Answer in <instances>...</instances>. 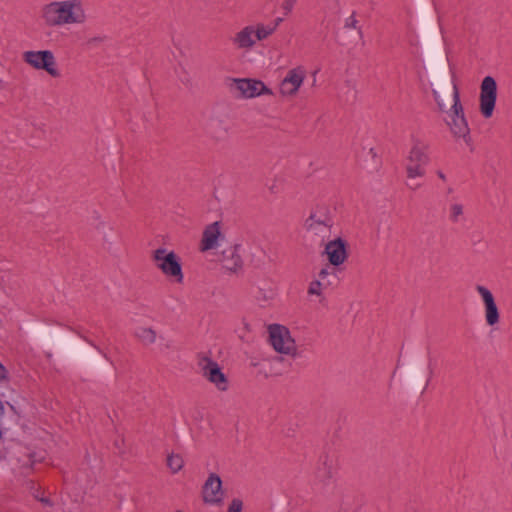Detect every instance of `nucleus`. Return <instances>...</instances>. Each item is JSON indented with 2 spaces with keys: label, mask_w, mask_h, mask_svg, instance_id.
<instances>
[{
  "label": "nucleus",
  "mask_w": 512,
  "mask_h": 512,
  "mask_svg": "<svg viewBox=\"0 0 512 512\" xmlns=\"http://www.w3.org/2000/svg\"><path fill=\"white\" fill-rule=\"evenodd\" d=\"M40 17L48 27L81 26L88 12L84 0H54L43 5Z\"/></svg>",
  "instance_id": "obj_1"
},
{
  "label": "nucleus",
  "mask_w": 512,
  "mask_h": 512,
  "mask_svg": "<svg viewBox=\"0 0 512 512\" xmlns=\"http://www.w3.org/2000/svg\"><path fill=\"white\" fill-rule=\"evenodd\" d=\"M429 160L428 145L420 139H413L411 148L405 159L407 179L412 181L416 178L424 177Z\"/></svg>",
  "instance_id": "obj_2"
},
{
  "label": "nucleus",
  "mask_w": 512,
  "mask_h": 512,
  "mask_svg": "<svg viewBox=\"0 0 512 512\" xmlns=\"http://www.w3.org/2000/svg\"><path fill=\"white\" fill-rule=\"evenodd\" d=\"M152 259L156 267L172 282L181 284L184 273L179 256L172 250L160 247L153 251Z\"/></svg>",
  "instance_id": "obj_3"
},
{
  "label": "nucleus",
  "mask_w": 512,
  "mask_h": 512,
  "mask_svg": "<svg viewBox=\"0 0 512 512\" xmlns=\"http://www.w3.org/2000/svg\"><path fill=\"white\" fill-rule=\"evenodd\" d=\"M267 331L269 342L276 352L293 357L297 355L296 341L286 326L270 324Z\"/></svg>",
  "instance_id": "obj_4"
},
{
  "label": "nucleus",
  "mask_w": 512,
  "mask_h": 512,
  "mask_svg": "<svg viewBox=\"0 0 512 512\" xmlns=\"http://www.w3.org/2000/svg\"><path fill=\"white\" fill-rule=\"evenodd\" d=\"M452 98L453 105L448 112L447 124L455 137L467 138L468 143L470 140V129L465 119L462 105L460 104L458 89L455 85L453 86Z\"/></svg>",
  "instance_id": "obj_5"
},
{
  "label": "nucleus",
  "mask_w": 512,
  "mask_h": 512,
  "mask_svg": "<svg viewBox=\"0 0 512 512\" xmlns=\"http://www.w3.org/2000/svg\"><path fill=\"white\" fill-rule=\"evenodd\" d=\"M306 76L307 70L303 65L290 68L279 83L278 92L280 97L284 99L294 98L304 84Z\"/></svg>",
  "instance_id": "obj_6"
},
{
  "label": "nucleus",
  "mask_w": 512,
  "mask_h": 512,
  "mask_svg": "<svg viewBox=\"0 0 512 512\" xmlns=\"http://www.w3.org/2000/svg\"><path fill=\"white\" fill-rule=\"evenodd\" d=\"M475 291L482 303L485 324L491 328L496 327L500 323L501 314L492 291L481 284L475 285Z\"/></svg>",
  "instance_id": "obj_7"
},
{
  "label": "nucleus",
  "mask_w": 512,
  "mask_h": 512,
  "mask_svg": "<svg viewBox=\"0 0 512 512\" xmlns=\"http://www.w3.org/2000/svg\"><path fill=\"white\" fill-rule=\"evenodd\" d=\"M23 59L33 68L45 70L52 77H58L60 75L56 68L55 57L49 50L26 51L23 54Z\"/></svg>",
  "instance_id": "obj_8"
},
{
  "label": "nucleus",
  "mask_w": 512,
  "mask_h": 512,
  "mask_svg": "<svg viewBox=\"0 0 512 512\" xmlns=\"http://www.w3.org/2000/svg\"><path fill=\"white\" fill-rule=\"evenodd\" d=\"M202 500L210 506H220L225 499V490L220 476L216 473H210L205 480L202 491Z\"/></svg>",
  "instance_id": "obj_9"
},
{
  "label": "nucleus",
  "mask_w": 512,
  "mask_h": 512,
  "mask_svg": "<svg viewBox=\"0 0 512 512\" xmlns=\"http://www.w3.org/2000/svg\"><path fill=\"white\" fill-rule=\"evenodd\" d=\"M331 226L332 219L326 206L315 208L305 222L308 231L322 238L328 236Z\"/></svg>",
  "instance_id": "obj_10"
},
{
  "label": "nucleus",
  "mask_w": 512,
  "mask_h": 512,
  "mask_svg": "<svg viewBox=\"0 0 512 512\" xmlns=\"http://www.w3.org/2000/svg\"><path fill=\"white\" fill-rule=\"evenodd\" d=\"M336 281V271L334 268L326 266L322 268L315 278L309 283L307 293L310 297H317L321 302L324 291L331 288Z\"/></svg>",
  "instance_id": "obj_11"
},
{
  "label": "nucleus",
  "mask_w": 512,
  "mask_h": 512,
  "mask_svg": "<svg viewBox=\"0 0 512 512\" xmlns=\"http://www.w3.org/2000/svg\"><path fill=\"white\" fill-rule=\"evenodd\" d=\"M497 98V84L493 77L486 76L480 86V112L485 118L493 114Z\"/></svg>",
  "instance_id": "obj_12"
},
{
  "label": "nucleus",
  "mask_w": 512,
  "mask_h": 512,
  "mask_svg": "<svg viewBox=\"0 0 512 512\" xmlns=\"http://www.w3.org/2000/svg\"><path fill=\"white\" fill-rule=\"evenodd\" d=\"M234 88L239 94L247 99L256 98L262 95L272 96L274 93L272 89L267 87L264 82L257 79L240 78L234 79Z\"/></svg>",
  "instance_id": "obj_13"
},
{
  "label": "nucleus",
  "mask_w": 512,
  "mask_h": 512,
  "mask_svg": "<svg viewBox=\"0 0 512 512\" xmlns=\"http://www.w3.org/2000/svg\"><path fill=\"white\" fill-rule=\"evenodd\" d=\"M200 367L204 377L212 383L217 390L226 391L229 388L228 378L216 362L204 358L200 361Z\"/></svg>",
  "instance_id": "obj_14"
},
{
  "label": "nucleus",
  "mask_w": 512,
  "mask_h": 512,
  "mask_svg": "<svg viewBox=\"0 0 512 512\" xmlns=\"http://www.w3.org/2000/svg\"><path fill=\"white\" fill-rule=\"evenodd\" d=\"M224 239L222 225L220 222H213L207 225L202 233L199 249L201 252L216 249Z\"/></svg>",
  "instance_id": "obj_15"
},
{
  "label": "nucleus",
  "mask_w": 512,
  "mask_h": 512,
  "mask_svg": "<svg viewBox=\"0 0 512 512\" xmlns=\"http://www.w3.org/2000/svg\"><path fill=\"white\" fill-rule=\"evenodd\" d=\"M222 268L229 273H237L242 269L243 260L241 256V246L231 245L225 248L220 257Z\"/></svg>",
  "instance_id": "obj_16"
},
{
  "label": "nucleus",
  "mask_w": 512,
  "mask_h": 512,
  "mask_svg": "<svg viewBox=\"0 0 512 512\" xmlns=\"http://www.w3.org/2000/svg\"><path fill=\"white\" fill-rule=\"evenodd\" d=\"M231 41L232 44L239 50H251L257 43L253 24L242 27L234 34Z\"/></svg>",
  "instance_id": "obj_17"
},
{
  "label": "nucleus",
  "mask_w": 512,
  "mask_h": 512,
  "mask_svg": "<svg viewBox=\"0 0 512 512\" xmlns=\"http://www.w3.org/2000/svg\"><path fill=\"white\" fill-rule=\"evenodd\" d=\"M325 254L333 266L342 264L347 258L345 243L341 239L328 242L325 247Z\"/></svg>",
  "instance_id": "obj_18"
},
{
  "label": "nucleus",
  "mask_w": 512,
  "mask_h": 512,
  "mask_svg": "<svg viewBox=\"0 0 512 512\" xmlns=\"http://www.w3.org/2000/svg\"><path fill=\"white\" fill-rule=\"evenodd\" d=\"M448 218L452 223H459L464 220V204L453 198L448 206Z\"/></svg>",
  "instance_id": "obj_19"
},
{
  "label": "nucleus",
  "mask_w": 512,
  "mask_h": 512,
  "mask_svg": "<svg viewBox=\"0 0 512 512\" xmlns=\"http://www.w3.org/2000/svg\"><path fill=\"white\" fill-rule=\"evenodd\" d=\"M253 28L255 31V35L257 38V41H262L268 38L270 35H272L276 30V25H270V24H253Z\"/></svg>",
  "instance_id": "obj_20"
},
{
  "label": "nucleus",
  "mask_w": 512,
  "mask_h": 512,
  "mask_svg": "<svg viewBox=\"0 0 512 512\" xmlns=\"http://www.w3.org/2000/svg\"><path fill=\"white\" fill-rule=\"evenodd\" d=\"M135 335L145 345L153 344L156 341V332L148 327H139Z\"/></svg>",
  "instance_id": "obj_21"
},
{
  "label": "nucleus",
  "mask_w": 512,
  "mask_h": 512,
  "mask_svg": "<svg viewBox=\"0 0 512 512\" xmlns=\"http://www.w3.org/2000/svg\"><path fill=\"white\" fill-rule=\"evenodd\" d=\"M183 464H184V461L180 455L173 454V453L168 455L167 465L173 473L180 471L183 467Z\"/></svg>",
  "instance_id": "obj_22"
},
{
  "label": "nucleus",
  "mask_w": 512,
  "mask_h": 512,
  "mask_svg": "<svg viewBox=\"0 0 512 512\" xmlns=\"http://www.w3.org/2000/svg\"><path fill=\"white\" fill-rule=\"evenodd\" d=\"M244 503L240 498H233L227 508V512H244Z\"/></svg>",
  "instance_id": "obj_23"
},
{
  "label": "nucleus",
  "mask_w": 512,
  "mask_h": 512,
  "mask_svg": "<svg viewBox=\"0 0 512 512\" xmlns=\"http://www.w3.org/2000/svg\"><path fill=\"white\" fill-rule=\"evenodd\" d=\"M433 98H434L435 102L437 103L439 109L441 111H444L446 105H445V103H444L443 99L441 98V96H440L438 91L433 90Z\"/></svg>",
  "instance_id": "obj_24"
},
{
  "label": "nucleus",
  "mask_w": 512,
  "mask_h": 512,
  "mask_svg": "<svg viewBox=\"0 0 512 512\" xmlns=\"http://www.w3.org/2000/svg\"><path fill=\"white\" fill-rule=\"evenodd\" d=\"M8 381V371L5 366L0 362V384H4Z\"/></svg>",
  "instance_id": "obj_25"
},
{
  "label": "nucleus",
  "mask_w": 512,
  "mask_h": 512,
  "mask_svg": "<svg viewBox=\"0 0 512 512\" xmlns=\"http://www.w3.org/2000/svg\"><path fill=\"white\" fill-rule=\"evenodd\" d=\"M259 293H260V295H259V296H257V299H258L259 301H262V300H263V301H269V300L273 299V297H274V293H273V291H271V290H270V291H268V292H262V291H260Z\"/></svg>",
  "instance_id": "obj_26"
},
{
  "label": "nucleus",
  "mask_w": 512,
  "mask_h": 512,
  "mask_svg": "<svg viewBox=\"0 0 512 512\" xmlns=\"http://www.w3.org/2000/svg\"><path fill=\"white\" fill-rule=\"evenodd\" d=\"M293 4H294V0H286L283 4V8L289 12L291 11L292 7H293Z\"/></svg>",
  "instance_id": "obj_27"
},
{
  "label": "nucleus",
  "mask_w": 512,
  "mask_h": 512,
  "mask_svg": "<svg viewBox=\"0 0 512 512\" xmlns=\"http://www.w3.org/2000/svg\"><path fill=\"white\" fill-rule=\"evenodd\" d=\"M407 186L409 189L411 190H416L420 187V184H416V183H407Z\"/></svg>",
  "instance_id": "obj_28"
},
{
  "label": "nucleus",
  "mask_w": 512,
  "mask_h": 512,
  "mask_svg": "<svg viewBox=\"0 0 512 512\" xmlns=\"http://www.w3.org/2000/svg\"><path fill=\"white\" fill-rule=\"evenodd\" d=\"M324 464H325V465H327V469H328V471H327V475H328V477H331V476H332V471H331V467H332V465H331V463L328 465V461H327V459H326V460H325V462H324Z\"/></svg>",
  "instance_id": "obj_29"
},
{
  "label": "nucleus",
  "mask_w": 512,
  "mask_h": 512,
  "mask_svg": "<svg viewBox=\"0 0 512 512\" xmlns=\"http://www.w3.org/2000/svg\"><path fill=\"white\" fill-rule=\"evenodd\" d=\"M368 154L371 156V158H372L373 160H374V159H376V157H377V153L375 152V150H374L373 148H370V149H369Z\"/></svg>",
  "instance_id": "obj_30"
},
{
  "label": "nucleus",
  "mask_w": 512,
  "mask_h": 512,
  "mask_svg": "<svg viewBox=\"0 0 512 512\" xmlns=\"http://www.w3.org/2000/svg\"><path fill=\"white\" fill-rule=\"evenodd\" d=\"M437 175H438V177H439L440 179H442V180H445V179H446L445 174H444L442 171H437Z\"/></svg>",
  "instance_id": "obj_31"
},
{
  "label": "nucleus",
  "mask_w": 512,
  "mask_h": 512,
  "mask_svg": "<svg viewBox=\"0 0 512 512\" xmlns=\"http://www.w3.org/2000/svg\"><path fill=\"white\" fill-rule=\"evenodd\" d=\"M281 22H282V18H277L272 25H276V28H277Z\"/></svg>",
  "instance_id": "obj_32"
},
{
  "label": "nucleus",
  "mask_w": 512,
  "mask_h": 512,
  "mask_svg": "<svg viewBox=\"0 0 512 512\" xmlns=\"http://www.w3.org/2000/svg\"><path fill=\"white\" fill-rule=\"evenodd\" d=\"M2 87H3V82H2V80L0 79V90L2 89Z\"/></svg>",
  "instance_id": "obj_33"
},
{
  "label": "nucleus",
  "mask_w": 512,
  "mask_h": 512,
  "mask_svg": "<svg viewBox=\"0 0 512 512\" xmlns=\"http://www.w3.org/2000/svg\"><path fill=\"white\" fill-rule=\"evenodd\" d=\"M40 500H41L42 502H47V500H46V499H44V498H40Z\"/></svg>",
  "instance_id": "obj_34"
}]
</instances>
